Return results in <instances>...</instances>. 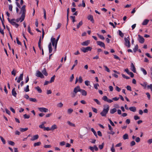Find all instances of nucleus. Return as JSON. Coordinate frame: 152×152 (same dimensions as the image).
Instances as JSON below:
<instances>
[{"label":"nucleus","instance_id":"a878e982","mask_svg":"<svg viewBox=\"0 0 152 152\" xmlns=\"http://www.w3.org/2000/svg\"><path fill=\"white\" fill-rule=\"evenodd\" d=\"M42 73L45 76H47L48 75V73L46 72V69L44 68V69L43 70L42 72Z\"/></svg>","mask_w":152,"mask_h":152},{"label":"nucleus","instance_id":"6e6552de","mask_svg":"<svg viewBox=\"0 0 152 152\" xmlns=\"http://www.w3.org/2000/svg\"><path fill=\"white\" fill-rule=\"evenodd\" d=\"M81 89L79 86H77V87L74 88L73 92L75 93H77L78 91H80Z\"/></svg>","mask_w":152,"mask_h":152},{"label":"nucleus","instance_id":"7c9ffc66","mask_svg":"<svg viewBox=\"0 0 152 152\" xmlns=\"http://www.w3.org/2000/svg\"><path fill=\"white\" fill-rule=\"evenodd\" d=\"M140 69H141V71L143 72L144 74L145 75L147 74L146 71L143 68H141Z\"/></svg>","mask_w":152,"mask_h":152},{"label":"nucleus","instance_id":"ddd939ff","mask_svg":"<svg viewBox=\"0 0 152 152\" xmlns=\"http://www.w3.org/2000/svg\"><path fill=\"white\" fill-rule=\"evenodd\" d=\"M88 19L90 20L93 23H94V21L93 16L89 15L88 17Z\"/></svg>","mask_w":152,"mask_h":152},{"label":"nucleus","instance_id":"0eeeda50","mask_svg":"<svg viewBox=\"0 0 152 152\" xmlns=\"http://www.w3.org/2000/svg\"><path fill=\"white\" fill-rule=\"evenodd\" d=\"M39 111L41 112H47L48 111V109L45 107H39L38 108Z\"/></svg>","mask_w":152,"mask_h":152},{"label":"nucleus","instance_id":"4c0bfd02","mask_svg":"<svg viewBox=\"0 0 152 152\" xmlns=\"http://www.w3.org/2000/svg\"><path fill=\"white\" fill-rule=\"evenodd\" d=\"M55 75H54L51 78V79L50 80V82L51 83H52V82H54V80H55Z\"/></svg>","mask_w":152,"mask_h":152},{"label":"nucleus","instance_id":"1a4fd4ad","mask_svg":"<svg viewBox=\"0 0 152 152\" xmlns=\"http://www.w3.org/2000/svg\"><path fill=\"white\" fill-rule=\"evenodd\" d=\"M90 40H87L81 43V44L83 46H88L90 44Z\"/></svg>","mask_w":152,"mask_h":152},{"label":"nucleus","instance_id":"bf43d9fd","mask_svg":"<svg viewBox=\"0 0 152 152\" xmlns=\"http://www.w3.org/2000/svg\"><path fill=\"white\" fill-rule=\"evenodd\" d=\"M83 80L81 76H80L79 78V81L80 83H81L83 82Z\"/></svg>","mask_w":152,"mask_h":152},{"label":"nucleus","instance_id":"c03bdc74","mask_svg":"<svg viewBox=\"0 0 152 152\" xmlns=\"http://www.w3.org/2000/svg\"><path fill=\"white\" fill-rule=\"evenodd\" d=\"M29 100L30 101L36 102H37V100L35 98H30L29 99Z\"/></svg>","mask_w":152,"mask_h":152},{"label":"nucleus","instance_id":"20e7f679","mask_svg":"<svg viewBox=\"0 0 152 152\" xmlns=\"http://www.w3.org/2000/svg\"><path fill=\"white\" fill-rule=\"evenodd\" d=\"M124 40L125 42L124 43L125 45L128 48L130 47L131 44L129 40L126 37L124 38Z\"/></svg>","mask_w":152,"mask_h":152},{"label":"nucleus","instance_id":"cd10ccee","mask_svg":"<svg viewBox=\"0 0 152 152\" xmlns=\"http://www.w3.org/2000/svg\"><path fill=\"white\" fill-rule=\"evenodd\" d=\"M123 138L124 140L128 139L129 138L128 135L127 134H125L123 136Z\"/></svg>","mask_w":152,"mask_h":152},{"label":"nucleus","instance_id":"58836bf2","mask_svg":"<svg viewBox=\"0 0 152 152\" xmlns=\"http://www.w3.org/2000/svg\"><path fill=\"white\" fill-rule=\"evenodd\" d=\"M8 142L9 144L11 145L14 146L15 144V142L12 141H9Z\"/></svg>","mask_w":152,"mask_h":152},{"label":"nucleus","instance_id":"4d7b16f0","mask_svg":"<svg viewBox=\"0 0 152 152\" xmlns=\"http://www.w3.org/2000/svg\"><path fill=\"white\" fill-rule=\"evenodd\" d=\"M140 138L138 137H137L135 139V141L137 142H140Z\"/></svg>","mask_w":152,"mask_h":152},{"label":"nucleus","instance_id":"3c124183","mask_svg":"<svg viewBox=\"0 0 152 152\" xmlns=\"http://www.w3.org/2000/svg\"><path fill=\"white\" fill-rule=\"evenodd\" d=\"M89 149L91 151H92V152H94V146H90L89 147Z\"/></svg>","mask_w":152,"mask_h":152},{"label":"nucleus","instance_id":"603ef678","mask_svg":"<svg viewBox=\"0 0 152 152\" xmlns=\"http://www.w3.org/2000/svg\"><path fill=\"white\" fill-rule=\"evenodd\" d=\"M99 85L98 83L95 84L94 85V88L96 89H98V86H99Z\"/></svg>","mask_w":152,"mask_h":152},{"label":"nucleus","instance_id":"0e129e2a","mask_svg":"<svg viewBox=\"0 0 152 152\" xmlns=\"http://www.w3.org/2000/svg\"><path fill=\"white\" fill-rule=\"evenodd\" d=\"M126 88L127 90H129V91H132V89L131 87L130 86H126Z\"/></svg>","mask_w":152,"mask_h":152},{"label":"nucleus","instance_id":"9b49d317","mask_svg":"<svg viewBox=\"0 0 152 152\" xmlns=\"http://www.w3.org/2000/svg\"><path fill=\"white\" fill-rule=\"evenodd\" d=\"M131 70L134 72H136V68L134 66V65L133 64V63H131Z\"/></svg>","mask_w":152,"mask_h":152},{"label":"nucleus","instance_id":"9d476101","mask_svg":"<svg viewBox=\"0 0 152 152\" xmlns=\"http://www.w3.org/2000/svg\"><path fill=\"white\" fill-rule=\"evenodd\" d=\"M96 42L97 44L98 45L100 46L101 47H103L104 48H105V44L103 42L99 41H97Z\"/></svg>","mask_w":152,"mask_h":152},{"label":"nucleus","instance_id":"13d9d810","mask_svg":"<svg viewBox=\"0 0 152 152\" xmlns=\"http://www.w3.org/2000/svg\"><path fill=\"white\" fill-rule=\"evenodd\" d=\"M104 67L106 71L107 72H110V70L106 66H104Z\"/></svg>","mask_w":152,"mask_h":152},{"label":"nucleus","instance_id":"4468645a","mask_svg":"<svg viewBox=\"0 0 152 152\" xmlns=\"http://www.w3.org/2000/svg\"><path fill=\"white\" fill-rule=\"evenodd\" d=\"M23 73L20 74L19 77L18 78L17 82L18 83H19L21 80H22L23 79Z\"/></svg>","mask_w":152,"mask_h":152},{"label":"nucleus","instance_id":"7ed1b4c3","mask_svg":"<svg viewBox=\"0 0 152 152\" xmlns=\"http://www.w3.org/2000/svg\"><path fill=\"white\" fill-rule=\"evenodd\" d=\"M92 48L91 47H82L80 49L84 53H86L88 51H91Z\"/></svg>","mask_w":152,"mask_h":152},{"label":"nucleus","instance_id":"dca6fc26","mask_svg":"<svg viewBox=\"0 0 152 152\" xmlns=\"http://www.w3.org/2000/svg\"><path fill=\"white\" fill-rule=\"evenodd\" d=\"M80 92H81L82 95L86 96L87 95V92L85 90L81 89Z\"/></svg>","mask_w":152,"mask_h":152},{"label":"nucleus","instance_id":"8fccbe9b","mask_svg":"<svg viewBox=\"0 0 152 152\" xmlns=\"http://www.w3.org/2000/svg\"><path fill=\"white\" fill-rule=\"evenodd\" d=\"M24 118L25 119H28L30 118V115H28L26 114H25L23 115Z\"/></svg>","mask_w":152,"mask_h":152},{"label":"nucleus","instance_id":"473e14b6","mask_svg":"<svg viewBox=\"0 0 152 152\" xmlns=\"http://www.w3.org/2000/svg\"><path fill=\"white\" fill-rule=\"evenodd\" d=\"M91 131L93 133L94 135L96 137H97V135L96 132L94 130V129L93 128H92L91 129Z\"/></svg>","mask_w":152,"mask_h":152},{"label":"nucleus","instance_id":"f8f14e48","mask_svg":"<svg viewBox=\"0 0 152 152\" xmlns=\"http://www.w3.org/2000/svg\"><path fill=\"white\" fill-rule=\"evenodd\" d=\"M39 137V136L38 134H36L35 135H34L31 139V140L32 141H34L38 139Z\"/></svg>","mask_w":152,"mask_h":152},{"label":"nucleus","instance_id":"6e6d98bb","mask_svg":"<svg viewBox=\"0 0 152 152\" xmlns=\"http://www.w3.org/2000/svg\"><path fill=\"white\" fill-rule=\"evenodd\" d=\"M16 71L15 69H14L11 72L12 75H13L14 76L15 75Z\"/></svg>","mask_w":152,"mask_h":152},{"label":"nucleus","instance_id":"680f3d73","mask_svg":"<svg viewBox=\"0 0 152 152\" xmlns=\"http://www.w3.org/2000/svg\"><path fill=\"white\" fill-rule=\"evenodd\" d=\"M90 82L88 80H86L85 82V85L87 86H88L89 85Z\"/></svg>","mask_w":152,"mask_h":152},{"label":"nucleus","instance_id":"2f4dec72","mask_svg":"<svg viewBox=\"0 0 152 152\" xmlns=\"http://www.w3.org/2000/svg\"><path fill=\"white\" fill-rule=\"evenodd\" d=\"M28 32L31 35H33V34L32 32L31 31V28L30 27V26L29 25L28 26Z\"/></svg>","mask_w":152,"mask_h":152},{"label":"nucleus","instance_id":"a19ab883","mask_svg":"<svg viewBox=\"0 0 152 152\" xmlns=\"http://www.w3.org/2000/svg\"><path fill=\"white\" fill-rule=\"evenodd\" d=\"M102 99L104 101L107 102V101L108 99L106 96H103Z\"/></svg>","mask_w":152,"mask_h":152},{"label":"nucleus","instance_id":"2eb2a0df","mask_svg":"<svg viewBox=\"0 0 152 152\" xmlns=\"http://www.w3.org/2000/svg\"><path fill=\"white\" fill-rule=\"evenodd\" d=\"M12 95L13 96L15 97H16L17 94L15 91V88L12 89Z\"/></svg>","mask_w":152,"mask_h":152},{"label":"nucleus","instance_id":"f03ea898","mask_svg":"<svg viewBox=\"0 0 152 152\" xmlns=\"http://www.w3.org/2000/svg\"><path fill=\"white\" fill-rule=\"evenodd\" d=\"M109 110V107L108 105L106 106V108H104L102 111L100 113V114L102 116H106Z\"/></svg>","mask_w":152,"mask_h":152},{"label":"nucleus","instance_id":"e433bc0d","mask_svg":"<svg viewBox=\"0 0 152 152\" xmlns=\"http://www.w3.org/2000/svg\"><path fill=\"white\" fill-rule=\"evenodd\" d=\"M29 86L28 85H27L26 88H24V91L26 92H27L29 91Z\"/></svg>","mask_w":152,"mask_h":152},{"label":"nucleus","instance_id":"5701e85b","mask_svg":"<svg viewBox=\"0 0 152 152\" xmlns=\"http://www.w3.org/2000/svg\"><path fill=\"white\" fill-rule=\"evenodd\" d=\"M129 110L132 111L133 112H135L136 111V108L135 107H129Z\"/></svg>","mask_w":152,"mask_h":152},{"label":"nucleus","instance_id":"f704fd0d","mask_svg":"<svg viewBox=\"0 0 152 152\" xmlns=\"http://www.w3.org/2000/svg\"><path fill=\"white\" fill-rule=\"evenodd\" d=\"M119 35L121 37H123L124 36V34L120 30H118Z\"/></svg>","mask_w":152,"mask_h":152},{"label":"nucleus","instance_id":"49530a36","mask_svg":"<svg viewBox=\"0 0 152 152\" xmlns=\"http://www.w3.org/2000/svg\"><path fill=\"white\" fill-rule=\"evenodd\" d=\"M94 100L98 105H100L101 103L97 99H94Z\"/></svg>","mask_w":152,"mask_h":152},{"label":"nucleus","instance_id":"bb28decb","mask_svg":"<svg viewBox=\"0 0 152 152\" xmlns=\"http://www.w3.org/2000/svg\"><path fill=\"white\" fill-rule=\"evenodd\" d=\"M83 24V23L82 21L79 22V23L77 25V29L79 28Z\"/></svg>","mask_w":152,"mask_h":152},{"label":"nucleus","instance_id":"5fc2aeb1","mask_svg":"<svg viewBox=\"0 0 152 152\" xmlns=\"http://www.w3.org/2000/svg\"><path fill=\"white\" fill-rule=\"evenodd\" d=\"M61 24L60 23H58L57 25V28H56V30H57L60 28L61 26Z\"/></svg>","mask_w":152,"mask_h":152},{"label":"nucleus","instance_id":"79ce46f5","mask_svg":"<svg viewBox=\"0 0 152 152\" xmlns=\"http://www.w3.org/2000/svg\"><path fill=\"white\" fill-rule=\"evenodd\" d=\"M104 145V143H102V145H100L99 146V147L100 149L101 150L103 149Z\"/></svg>","mask_w":152,"mask_h":152},{"label":"nucleus","instance_id":"4be33fe9","mask_svg":"<svg viewBox=\"0 0 152 152\" xmlns=\"http://www.w3.org/2000/svg\"><path fill=\"white\" fill-rule=\"evenodd\" d=\"M67 123L71 126L75 127V124H74L72 123L69 121H67Z\"/></svg>","mask_w":152,"mask_h":152},{"label":"nucleus","instance_id":"c756f323","mask_svg":"<svg viewBox=\"0 0 152 152\" xmlns=\"http://www.w3.org/2000/svg\"><path fill=\"white\" fill-rule=\"evenodd\" d=\"M28 128H20V130L21 132H23L27 131L28 129Z\"/></svg>","mask_w":152,"mask_h":152},{"label":"nucleus","instance_id":"c85d7f7f","mask_svg":"<svg viewBox=\"0 0 152 152\" xmlns=\"http://www.w3.org/2000/svg\"><path fill=\"white\" fill-rule=\"evenodd\" d=\"M35 88L37 91L39 93H41L42 92V90L38 86Z\"/></svg>","mask_w":152,"mask_h":152},{"label":"nucleus","instance_id":"09e8293b","mask_svg":"<svg viewBox=\"0 0 152 152\" xmlns=\"http://www.w3.org/2000/svg\"><path fill=\"white\" fill-rule=\"evenodd\" d=\"M57 107H61L63 106V104L61 102H60L57 104Z\"/></svg>","mask_w":152,"mask_h":152},{"label":"nucleus","instance_id":"052dcab7","mask_svg":"<svg viewBox=\"0 0 152 152\" xmlns=\"http://www.w3.org/2000/svg\"><path fill=\"white\" fill-rule=\"evenodd\" d=\"M74 78V75L72 74V75L71 76V77L70 78V82H72V80H73Z\"/></svg>","mask_w":152,"mask_h":152},{"label":"nucleus","instance_id":"f3484780","mask_svg":"<svg viewBox=\"0 0 152 152\" xmlns=\"http://www.w3.org/2000/svg\"><path fill=\"white\" fill-rule=\"evenodd\" d=\"M10 23L13 26H15V27L16 28H17L19 26L18 24L16 23L15 22L13 21H12L11 22H10Z\"/></svg>","mask_w":152,"mask_h":152},{"label":"nucleus","instance_id":"f257e3e1","mask_svg":"<svg viewBox=\"0 0 152 152\" xmlns=\"http://www.w3.org/2000/svg\"><path fill=\"white\" fill-rule=\"evenodd\" d=\"M25 7L26 5H24L22 6L20 12L22 13V15H21L22 19L20 21L21 22H22L24 20L25 18L26 11Z\"/></svg>","mask_w":152,"mask_h":152},{"label":"nucleus","instance_id":"72a5a7b5","mask_svg":"<svg viewBox=\"0 0 152 152\" xmlns=\"http://www.w3.org/2000/svg\"><path fill=\"white\" fill-rule=\"evenodd\" d=\"M57 127L56 125L55 124H54L51 126L50 129L51 130H53L55 129H57Z\"/></svg>","mask_w":152,"mask_h":152},{"label":"nucleus","instance_id":"69168bd1","mask_svg":"<svg viewBox=\"0 0 152 152\" xmlns=\"http://www.w3.org/2000/svg\"><path fill=\"white\" fill-rule=\"evenodd\" d=\"M92 109L93 111L94 112V113H97V110L96 109L94 108V107H92Z\"/></svg>","mask_w":152,"mask_h":152},{"label":"nucleus","instance_id":"423d86ee","mask_svg":"<svg viewBox=\"0 0 152 152\" xmlns=\"http://www.w3.org/2000/svg\"><path fill=\"white\" fill-rule=\"evenodd\" d=\"M36 76L38 77H40L41 78H43L44 77V76L39 71H37Z\"/></svg>","mask_w":152,"mask_h":152},{"label":"nucleus","instance_id":"39448f33","mask_svg":"<svg viewBox=\"0 0 152 152\" xmlns=\"http://www.w3.org/2000/svg\"><path fill=\"white\" fill-rule=\"evenodd\" d=\"M138 36L139 37L138 40L139 42L142 44L145 41L144 38L142 36L139 34H138Z\"/></svg>","mask_w":152,"mask_h":152},{"label":"nucleus","instance_id":"b1692460","mask_svg":"<svg viewBox=\"0 0 152 152\" xmlns=\"http://www.w3.org/2000/svg\"><path fill=\"white\" fill-rule=\"evenodd\" d=\"M116 109L115 108H113L110 110V113L111 114H114L116 112Z\"/></svg>","mask_w":152,"mask_h":152},{"label":"nucleus","instance_id":"338daca9","mask_svg":"<svg viewBox=\"0 0 152 152\" xmlns=\"http://www.w3.org/2000/svg\"><path fill=\"white\" fill-rule=\"evenodd\" d=\"M115 90L116 91H117L118 92H120L121 90V88H119V87H118L117 86H116V87Z\"/></svg>","mask_w":152,"mask_h":152},{"label":"nucleus","instance_id":"393cba45","mask_svg":"<svg viewBox=\"0 0 152 152\" xmlns=\"http://www.w3.org/2000/svg\"><path fill=\"white\" fill-rule=\"evenodd\" d=\"M51 42L52 43V45L53 46L55 45V39L54 38H52L51 39Z\"/></svg>","mask_w":152,"mask_h":152},{"label":"nucleus","instance_id":"a211bd4d","mask_svg":"<svg viewBox=\"0 0 152 152\" xmlns=\"http://www.w3.org/2000/svg\"><path fill=\"white\" fill-rule=\"evenodd\" d=\"M10 23L13 26H15V27L16 28H17L19 26L18 24L16 23L15 22L13 21H12L11 22H10Z\"/></svg>","mask_w":152,"mask_h":152},{"label":"nucleus","instance_id":"e2e57ef3","mask_svg":"<svg viewBox=\"0 0 152 152\" xmlns=\"http://www.w3.org/2000/svg\"><path fill=\"white\" fill-rule=\"evenodd\" d=\"M135 144V142L134 141H132L130 143V145L131 146H133Z\"/></svg>","mask_w":152,"mask_h":152},{"label":"nucleus","instance_id":"774afa93","mask_svg":"<svg viewBox=\"0 0 152 152\" xmlns=\"http://www.w3.org/2000/svg\"><path fill=\"white\" fill-rule=\"evenodd\" d=\"M148 88H150L152 92V84H150V85H148L147 86Z\"/></svg>","mask_w":152,"mask_h":152},{"label":"nucleus","instance_id":"864d4df0","mask_svg":"<svg viewBox=\"0 0 152 152\" xmlns=\"http://www.w3.org/2000/svg\"><path fill=\"white\" fill-rule=\"evenodd\" d=\"M97 35H98L99 37L102 39H104V37L102 35H99L98 34H97Z\"/></svg>","mask_w":152,"mask_h":152},{"label":"nucleus","instance_id":"37998d69","mask_svg":"<svg viewBox=\"0 0 152 152\" xmlns=\"http://www.w3.org/2000/svg\"><path fill=\"white\" fill-rule=\"evenodd\" d=\"M0 138L3 142V144H5L6 143V141L4 138L1 136H0Z\"/></svg>","mask_w":152,"mask_h":152},{"label":"nucleus","instance_id":"6ab92c4d","mask_svg":"<svg viewBox=\"0 0 152 152\" xmlns=\"http://www.w3.org/2000/svg\"><path fill=\"white\" fill-rule=\"evenodd\" d=\"M149 21V20L145 19L142 23V25H146L148 24Z\"/></svg>","mask_w":152,"mask_h":152},{"label":"nucleus","instance_id":"de8ad7c7","mask_svg":"<svg viewBox=\"0 0 152 152\" xmlns=\"http://www.w3.org/2000/svg\"><path fill=\"white\" fill-rule=\"evenodd\" d=\"M121 75H122V76L124 78H125L126 79H129L130 78V77H129L126 76L125 75H124V74H122Z\"/></svg>","mask_w":152,"mask_h":152},{"label":"nucleus","instance_id":"c9c22d12","mask_svg":"<svg viewBox=\"0 0 152 152\" xmlns=\"http://www.w3.org/2000/svg\"><path fill=\"white\" fill-rule=\"evenodd\" d=\"M138 48V46L137 45H136L133 50L134 52H136Z\"/></svg>","mask_w":152,"mask_h":152},{"label":"nucleus","instance_id":"aec40b11","mask_svg":"<svg viewBox=\"0 0 152 152\" xmlns=\"http://www.w3.org/2000/svg\"><path fill=\"white\" fill-rule=\"evenodd\" d=\"M48 48L49 50V53H51L52 51V45L51 43H50L48 45Z\"/></svg>","mask_w":152,"mask_h":152},{"label":"nucleus","instance_id":"a18cd8bd","mask_svg":"<svg viewBox=\"0 0 152 152\" xmlns=\"http://www.w3.org/2000/svg\"><path fill=\"white\" fill-rule=\"evenodd\" d=\"M73 111V110L71 108H69L68 110V113L69 114H71Z\"/></svg>","mask_w":152,"mask_h":152},{"label":"nucleus","instance_id":"ea45409f","mask_svg":"<svg viewBox=\"0 0 152 152\" xmlns=\"http://www.w3.org/2000/svg\"><path fill=\"white\" fill-rule=\"evenodd\" d=\"M43 10L44 14V19L45 20H46V11H45V9L44 8H43Z\"/></svg>","mask_w":152,"mask_h":152},{"label":"nucleus","instance_id":"412c9836","mask_svg":"<svg viewBox=\"0 0 152 152\" xmlns=\"http://www.w3.org/2000/svg\"><path fill=\"white\" fill-rule=\"evenodd\" d=\"M41 144V142L40 141L36 142H35L34 144V147H36L37 146H40Z\"/></svg>","mask_w":152,"mask_h":152}]
</instances>
